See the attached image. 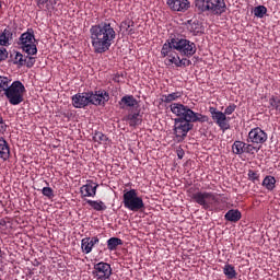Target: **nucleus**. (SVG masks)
<instances>
[{"instance_id": "obj_20", "label": "nucleus", "mask_w": 280, "mask_h": 280, "mask_svg": "<svg viewBox=\"0 0 280 280\" xmlns=\"http://www.w3.org/2000/svg\"><path fill=\"white\" fill-rule=\"evenodd\" d=\"M126 121L131 128H137V126H141L143 122V116L139 110L133 113L131 112L126 116Z\"/></svg>"}, {"instance_id": "obj_28", "label": "nucleus", "mask_w": 280, "mask_h": 280, "mask_svg": "<svg viewBox=\"0 0 280 280\" xmlns=\"http://www.w3.org/2000/svg\"><path fill=\"white\" fill-rule=\"evenodd\" d=\"M223 275H225L226 279H236L237 278V271L235 270V266L231 264H225L223 267Z\"/></svg>"}, {"instance_id": "obj_44", "label": "nucleus", "mask_w": 280, "mask_h": 280, "mask_svg": "<svg viewBox=\"0 0 280 280\" xmlns=\"http://www.w3.org/2000/svg\"><path fill=\"white\" fill-rule=\"evenodd\" d=\"M46 10H47V11H49V10H50L49 4H46Z\"/></svg>"}, {"instance_id": "obj_46", "label": "nucleus", "mask_w": 280, "mask_h": 280, "mask_svg": "<svg viewBox=\"0 0 280 280\" xmlns=\"http://www.w3.org/2000/svg\"><path fill=\"white\" fill-rule=\"evenodd\" d=\"M178 158H179V159H183V155H182V154H178Z\"/></svg>"}, {"instance_id": "obj_37", "label": "nucleus", "mask_w": 280, "mask_h": 280, "mask_svg": "<svg viewBox=\"0 0 280 280\" xmlns=\"http://www.w3.org/2000/svg\"><path fill=\"white\" fill-rule=\"evenodd\" d=\"M255 152H259V148L245 142V154H255Z\"/></svg>"}, {"instance_id": "obj_43", "label": "nucleus", "mask_w": 280, "mask_h": 280, "mask_svg": "<svg viewBox=\"0 0 280 280\" xmlns=\"http://www.w3.org/2000/svg\"><path fill=\"white\" fill-rule=\"evenodd\" d=\"M28 60L30 61L26 63V67H28V69H30V68L34 67V62H36V61L34 60V57H30Z\"/></svg>"}, {"instance_id": "obj_1", "label": "nucleus", "mask_w": 280, "mask_h": 280, "mask_svg": "<svg viewBox=\"0 0 280 280\" xmlns=\"http://www.w3.org/2000/svg\"><path fill=\"white\" fill-rule=\"evenodd\" d=\"M90 38L94 54H106L115 43L117 32L109 21H104L91 26Z\"/></svg>"}, {"instance_id": "obj_18", "label": "nucleus", "mask_w": 280, "mask_h": 280, "mask_svg": "<svg viewBox=\"0 0 280 280\" xmlns=\"http://www.w3.org/2000/svg\"><path fill=\"white\" fill-rule=\"evenodd\" d=\"M12 40H14V30L10 26H7L0 33V46L10 47V45H12Z\"/></svg>"}, {"instance_id": "obj_3", "label": "nucleus", "mask_w": 280, "mask_h": 280, "mask_svg": "<svg viewBox=\"0 0 280 280\" xmlns=\"http://www.w3.org/2000/svg\"><path fill=\"white\" fill-rule=\"evenodd\" d=\"M195 8L201 14L222 16L226 12V2L224 0H195Z\"/></svg>"}, {"instance_id": "obj_21", "label": "nucleus", "mask_w": 280, "mask_h": 280, "mask_svg": "<svg viewBox=\"0 0 280 280\" xmlns=\"http://www.w3.org/2000/svg\"><path fill=\"white\" fill-rule=\"evenodd\" d=\"M137 104H139V102L137 101V98H135L133 95H125L118 102L121 110H126V108H135Z\"/></svg>"}, {"instance_id": "obj_17", "label": "nucleus", "mask_w": 280, "mask_h": 280, "mask_svg": "<svg viewBox=\"0 0 280 280\" xmlns=\"http://www.w3.org/2000/svg\"><path fill=\"white\" fill-rule=\"evenodd\" d=\"M98 187L100 185L93 183V180L91 179H88L86 184L80 188V192L83 196V198H95V196L97 195Z\"/></svg>"}, {"instance_id": "obj_36", "label": "nucleus", "mask_w": 280, "mask_h": 280, "mask_svg": "<svg viewBox=\"0 0 280 280\" xmlns=\"http://www.w3.org/2000/svg\"><path fill=\"white\" fill-rule=\"evenodd\" d=\"M247 178L252 183H259V171L248 170Z\"/></svg>"}, {"instance_id": "obj_6", "label": "nucleus", "mask_w": 280, "mask_h": 280, "mask_svg": "<svg viewBox=\"0 0 280 280\" xmlns=\"http://www.w3.org/2000/svg\"><path fill=\"white\" fill-rule=\"evenodd\" d=\"M122 205L125 209H128V211H132L133 213L143 211L145 209L143 198L139 196V191H137L135 188L124 191Z\"/></svg>"}, {"instance_id": "obj_16", "label": "nucleus", "mask_w": 280, "mask_h": 280, "mask_svg": "<svg viewBox=\"0 0 280 280\" xmlns=\"http://www.w3.org/2000/svg\"><path fill=\"white\" fill-rule=\"evenodd\" d=\"M166 5L173 10V12H187L191 8L189 0H167Z\"/></svg>"}, {"instance_id": "obj_10", "label": "nucleus", "mask_w": 280, "mask_h": 280, "mask_svg": "<svg viewBox=\"0 0 280 280\" xmlns=\"http://www.w3.org/2000/svg\"><path fill=\"white\" fill-rule=\"evenodd\" d=\"M92 277L95 280H109L113 277V267L108 262H96L92 270Z\"/></svg>"}, {"instance_id": "obj_5", "label": "nucleus", "mask_w": 280, "mask_h": 280, "mask_svg": "<svg viewBox=\"0 0 280 280\" xmlns=\"http://www.w3.org/2000/svg\"><path fill=\"white\" fill-rule=\"evenodd\" d=\"M191 200L202 207L205 211H209L213 209L214 211L219 212L222 211V208L218 207V202L220 199L213 192L209 191H197L190 195Z\"/></svg>"}, {"instance_id": "obj_33", "label": "nucleus", "mask_w": 280, "mask_h": 280, "mask_svg": "<svg viewBox=\"0 0 280 280\" xmlns=\"http://www.w3.org/2000/svg\"><path fill=\"white\" fill-rule=\"evenodd\" d=\"M11 84H12V79L0 75V93H3L4 95L8 89L11 86Z\"/></svg>"}, {"instance_id": "obj_30", "label": "nucleus", "mask_w": 280, "mask_h": 280, "mask_svg": "<svg viewBox=\"0 0 280 280\" xmlns=\"http://www.w3.org/2000/svg\"><path fill=\"white\" fill-rule=\"evenodd\" d=\"M118 246H124V241L119 237H110L107 240V248L108 250H117Z\"/></svg>"}, {"instance_id": "obj_9", "label": "nucleus", "mask_w": 280, "mask_h": 280, "mask_svg": "<svg viewBox=\"0 0 280 280\" xmlns=\"http://www.w3.org/2000/svg\"><path fill=\"white\" fill-rule=\"evenodd\" d=\"M198 120H190L189 118H175L174 119V133L177 139H185L189 130L194 129V124Z\"/></svg>"}, {"instance_id": "obj_40", "label": "nucleus", "mask_w": 280, "mask_h": 280, "mask_svg": "<svg viewBox=\"0 0 280 280\" xmlns=\"http://www.w3.org/2000/svg\"><path fill=\"white\" fill-rule=\"evenodd\" d=\"M49 0H35V3L37 4L38 10H43L45 8V3H47Z\"/></svg>"}, {"instance_id": "obj_47", "label": "nucleus", "mask_w": 280, "mask_h": 280, "mask_svg": "<svg viewBox=\"0 0 280 280\" xmlns=\"http://www.w3.org/2000/svg\"><path fill=\"white\" fill-rule=\"evenodd\" d=\"M178 158H179V159H183V155H182V154H178Z\"/></svg>"}, {"instance_id": "obj_25", "label": "nucleus", "mask_w": 280, "mask_h": 280, "mask_svg": "<svg viewBox=\"0 0 280 280\" xmlns=\"http://www.w3.org/2000/svg\"><path fill=\"white\" fill-rule=\"evenodd\" d=\"M232 152L236 155L246 154V142L236 140L232 144Z\"/></svg>"}, {"instance_id": "obj_41", "label": "nucleus", "mask_w": 280, "mask_h": 280, "mask_svg": "<svg viewBox=\"0 0 280 280\" xmlns=\"http://www.w3.org/2000/svg\"><path fill=\"white\" fill-rule=\"evenodd\" d=\"M5 130H8V125H5L3 117L0 116V132H5Z\"/></svg>"}, {"instance_id": "obj_13", "label": "nucleus", "mask_w": 280, "mask_h": 280, "mask_svg": "<svg viewBox=\"0 0 280 280\" xmlns=\"http://www.w3.org/2000/svg\"><path fill=\"white\" fill-rule=\"evenodd\" d=\"M268 141V133L261 128L256 127L248 132L247 143L264 144Z\"/></svg>"}, {"instance_id": "obj_22", "label": "nucleus", "mask_w": 280, "mask_h": 280, "mask_svg": "<svg viewBox=\"0 0 280 280\" xmlns=\"http://www.w3.org/2000/svg\"><path fill=\"white\" fill-rule=\"evenodd\" d=\"M0 159H2V161L10 159V144L3 137H0Z\"/></svg>"}, {"instance_id": "obj_39", "label": "nucleus", "mask_w": 280, "mask_h": 280, "mask_svg": "<svg viewBox=\"0 0 280 280\" xmlns=\"http://www.w3.org/2000/svg\"><path fill=\"white\" fill-rule=\"evenodd\" d=\"M235 108H237V105L235 104H230L225 110L223 112V114L226 115H233V113H235Z\"/></svg>"}, {"instance_id": "obj_29", "label": "nucleus", "mask_w": 280, "mask_h": 280, "mask_svg": "<svg viewBox=\"0 0 280 280\" xmlns=\"http://www.w3.org/2000/svg\"><path fill=\"white\" fill-rule=\"evenodd\" d=\"M13 65H18V67H25V63L27 62V59L23 56V54L19 51H14L11 55Z\"/></svg>"}, {"instance_id": "obj_31", "label": "nucleus", "mask_w": 280, "mask_h": 280, "mask_svg": "<svg viewBox=\"0 0 280 280\" xmlns=\"http://www.w3.org/2000/svg\"><path fill=\"white\" fill-rule=\"evenodd\" d=\"M121 30H125V32L129 35L132 36V34H135V30L132 27H135V21L128 19L121 22L120 24Z\"/></svg>"}, {"instance_id": "obj_38", "label": "nucleus", "mask_w": 280, "mask_h": 280, "mask_svg": "<svg viewBox=\"0 0 280 280\" xmlns=\"http://www.w3.org/2000/svg\"><path fill=\"white\" fill-rule=\"evenodd\" d=\"M42 194L43 196H46V198H48L49 200L54 198V189L51 187H44L42 189Z\"/></svg>"}, {"instance_id": "obj_19", "label": "nucleus", "mask_w": 280, "mask_h": 280, "mask_svg": "<svg viewBox=\"0 0 280 280\" xmlns=\"http://www.w3.org/2000/svg\"><path fill=\"white\" fill-rule=\"evenodd\" d=\"M95 244H100V237L93 236V237H84L81 241V250L85 255H89L93 252V247Z\"/></svg>"}, {"instance_id": "obj_42", "label": "nucleus", "mask_w": 280, "mask_h": 280, "mask_svg": "<svg viewBox=\"0 0 280 280\" xmlns=\"http://www.w3.org/2000/svg\"><path fill=\"white\" fill-rule=\"evenodd\" d=\"M8 58V49L0 48V61L5 60Z\"/></svg>"}, {"instance_id": "obj_7", "label": "nucleus", "mask_w": 280, "mask_h": 280, "mask_svg": "<svg viewBox=\"0 0 280 280\" xmlns=\"http://www.w3.org/2000/svg\"><path fill=\"white\" fill-rule=\"evenodd\" d=\"M18 45L24 54L27 56H36L38 54V48L36 47V36L34 35V30L28 28L25 33H23L19 40Z\"/></svg>"}, {"instance_id": "obj_35", "label": "nucleus", "mask_w": 280, "mask_h": 280, "mask_svg": "<svg viewBox=\"0 0 280 280\" xmlns=\"http://www.w3.org/2000/svg\"><path fill=\"white\" fill-rule=\"evenodd\" d=\"M268 13V8L265 5H258L254 8V16L257 19H264L265 14Z\"/></svg>"}, {"instance_id": "obj_27", "label": "nucleus", "mask_w": 280, "mask_h": 280, "mask_svg": "<svg viewBox=\"0 0 280 280\" xmlns=\"http://www.w3.org/2000/svg\"><path fill=\"white\" fill-rule=\"evenodd\" d=\"M189 33L192 34V36H198V34L205 33V27L202 26V23L195 21L188 26Z\"/></svg>"}, {"instance_id": "obj_23", "label": "nucleus", "mask_w": 280, "mask_h": 280, "mask_svg": "<svg viewBox=\"0 0 280 280\" xmlns=\"http://www.w3.org/2000/svg\"><path fill=\"white\" fill-rule=\"evenodd\" d=\"M224 220L237 223L242 220V212L238 209H231L224 214Z\"/></svg>"}, {"instance_id": "obj_12", "label": "nucleus", "mask_w": 280, "mask_h": 280, "mask_svg": "<svg viewBox=\"0 0 280 280\" xmlns=\"http://www.w3.org/2000/svg\"><path fill=\"white\" fill-rule=\"evenodd\" d=\"M110 100V94L104 90H95L90 92V104L93 106H106V103Z\"/></svg>"}, {"instance_id": "obj_8", "label": "nucleus", "mask_w": 280, "mask_h": 280, "mask_svg": "<svg viewBox=\"0 0 280 280\" xmlns=\"http://www.w3.org/2000/svg\"><path fill=\"white\" fill-rule=\"evenodd\" d=\"M25 85L21 81H13L4 96L7 97L9 104L12 106H19L24 101L23 95H25Z\"/></svg>"}, {"instance_id": "obj_26", "label": "nucleus", "mask_w": 280, "mask_h": 280, "mask_svg": "<svg viewBox=\"0 0 280 280\" xmlns=\"http://www.w3.org/2000/svg\"><path fill=\"white\" fill-rule=\"evenodd\" d=\"M261 185L267 189V191H273L275 187H277V179L272 175H267Z\"/></svg>"}, {"instance_id": "obj_4", "label": "nucleus", "mask_w": 280, "mask_h": 280, "mask_svg": "<svg viewBox=\"0 0 280 280\" xmlns=\"http://www.w3.org/2000/svg\"><path fill=\"white\" fill-rule=\"evenodd\" d=\"M171 112L176 115L177 119H190L191 121H199V124L209 121V116L196 113L189 106L180 103L171 104Z\"/></svg>"}, {"instance_id": "obj_34", "label": "nucleus", "mask_w": 280, "mask_h": 280, "mask_svg": "<svg viewBox=\"0 0 280 280\" xmlns=\"http://www.w3.org/2000/svg\"><path fill=\"white\" fill-rule=\"evenodd\" d=\"M93 141H95L96 143L106 145V143H108V136L104 135L101 131H95L93 135Z\"/></svg>"}, {"instance_id": "obj_2", "label": "nucleus", "mask_w": 280, "mask_h": 280, "mask_svg": "<svg viewBox=\"0 0 280 280\" xmlns=\"http://www.w3.org/2000/svg\"><path fill=\"white\" fill-rule=\"evenodd\" d=\"M178 54L185 58H191L198 51L196 43L183 38L176 37V35L171 36L162 46L161 56H170L171 54Z\"/></svg>"}, {"instance_id": "obj_14", "label": "nucleus", "mask_w": 280, "mask_h": 280, "mask_svg": "<svg viewBox=\"0 0 280 280\" xmlns=\"http://www.w3.org/2000/svg\"><path fill=\"white\" fill-rule=\"evenodd\" d=\"M91 105V94L90 92H82L74 94L72 96V106L74 108H86V106Z\"/></svg>"}, {"instance_id": "obj_15", "label": "nucleus", "mask_w": 280, "mask_h": 280, "mask_svg": "<svg viewBox=\"0 0 280 280\" xmlns=\"http://www.w3.org/2000/svg\"><path fill=\"white\" fill-rule=\"evenodd\" d=\"M161 58H167L168 65H175V67H191V60L189 57L180 59L178 52H172L171 55H161Z\"/></svg>"}, {"instance_id": "obj_11", "label": "nucleus", "mask_w": 280, "mask_h": 280, "mask_svg": "<svg viewBox=\"0 0 280 280\" xmlns=\"http://www.w3.org/2000/svg\"><path fill=\"white\" fill-rule=\"evenodd\" d=\"M209 113L211 114L214 124L219 126L220 130L224 132L231 128V125H229L231 118H228L223 112L218 110L215 107H210Z\"/></svg>"}, {"instance_id": "obj_24", "label": "nucleus", "mask_w": 280, "mask_h": 280, "mask_svg": "<svg viewBox=\"0 0 280 280\" xmlns=\"http://www.w3.org/2000/svg\"><path fill=\"white\" fill-rule=\"evenodd\" d=\"M183 97V92H173L171 94H163L161 97V102L164 104H172V102H176Z\"/></svg>"}, {"instance_id": "obj_45", "label": "nucleus", "mask_w": 280, "mask_h": 280, "mask_svg": "<svg viewBox=\"0 0 280 280\" xmlns=\"http://www.w3.org/2000/svg\"><path fill=\"white\" fill-rule=\"evenodd\" d=\"M1 8H3V4H2L1 1H0V10H1Z\"/></svg>"}, {"instance_id": "obj_32", "label": "nucleus", "mask_w": 280, "mask_h": 280, "mask_svg": "<svg viewBox=\"0 0 280 280\" xmlns=\"http://www.w3.org/2000/svg\"><path fill=\"white\" fill-rule=\"evenodd\" d=\"M86 203L94 209V211H106L107 207L104 201H95L91 199H86Z\"/></svg>"}]
</instances>
